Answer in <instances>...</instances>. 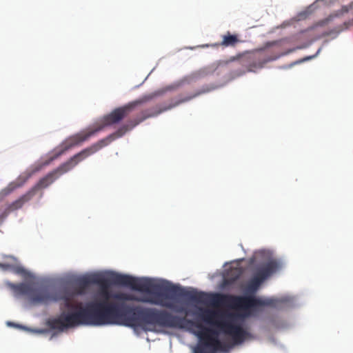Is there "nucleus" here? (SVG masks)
<instances>
[{
    "mask_svg": "<svg viewBox=\"0 0 353 353\" xmlns=\"http://www.w3.org/2000/svg\"><path fill=\"white\" fill-rule=\"evenodd\" d=\"M101 294L105 296V325L119 324L131 327L145 325L159 326L169 328H182L184 324L196 327L200 330L196 335L205 345L212 346L216 350H226L228 344L218 339V332L203 326L200 323L171 314L164 310L130 306L123 301H110L111 294L107 289H102Z\"/></svg>",
    "mask_w": 353,
    "mask_h": 353,
    "instance_id": "f257e3e1",
    "label": "nucleus"
},
{
    "mask_svg": "<svg viewBox=\"0 0 353 353\" xmlns=\"http://www.w3.org/2000/svg\"><path fill=\"white\" fill-rule=\"evenodd\" d=\"M151 281L161 287L159 291V294L148 293L150 296L143 299H137L125 294H117L114 295V298L123 301L134 300L149 303L171 309L178 313L185 312V314H187V312L183 307L178 306L170 301L183 298L192 302L203 303L207 300V297H209V302L212 306H228L240 309L245 312V315H250L252 311L256 310L259 307H276L277 303V300L274 299H261L254 296H235L218 293L208 295L202 292L187 290L176 285H163Z\"/></svg>",
    "mask_w": 353,
    "mask_h": 353,
    "instance_id": "f03ea898",
    "label": "nucleus"
},
{
    "mask_svg": "<svg viewBox=\"0 0 353 353\" xmlns=\"http://www.w3.org/2000/svg\"><path fill=\"white\" fill-rule=\"evenodd\" d=\"M100 297L83 306L82 303H74L69 294H64L63 301L65 307L74 310L71 312H63L58 319H53L50 325L54 329L63 330L79 325H105V296L101 293Z\"/></svg>",
    "mask_w": 353,
    "mask_h": 353,
    "instance_id": "7ed1b4c3",
    "label": "nucleus"
},
{
    "mask_svg": "<svg viewBox=\"0 0 353 353\" xmlns=\"http://www.w3.org/2000/svg\"><path fill=\"white\" fill-rule=\"evenodd\" d=\"M137 103V101L132 102L123 106L115 108L110 113L103 116L100 121L97 123L94 127L88 128L69 137L63 141L58 148L54 149L53 155L50 157L48 160L43 162L37 170L43 166L48 165L70 148L88 140L90 137L103 130L105 127L112 125L121 121L131 113Z\"/></svg>",
    "mask_w": 353,
    "mask_h": 353,
    "instance_id": "20e7f679",
    "label": "nucleus"
},
{
    "mask_svg": "<svg viewBox=\"0 0 353 353\" xmlns=\"http://www.w3.org/2000/svg\"><path fill=\"white\" fill-rule=\"evenodd\" d=\"M77 294H83L91 284H98L102 287L110 285L129 287L131 289L143 293L159 294L161 287L154 284L151 279L135 278L132 276L112 273L107 276L100 274L84 276L77 281Z\"/></svg>",
    "mask_w": 353,
    "mask_h": 353,
    "instance_id": "39448f33",
    "label": "nucleus"
},
{
    "mask_svg": "<svg viewBox=\"0 0 353 353\" xmlns=\"http://www.w3.org/2000/svg\"><path fill=\"white\" fill-rule=\"evenodd\" d=\"M108 145V139H101L92 144L90 147L81 150L79 153L72 157L68 161L60 165L57 169L49 172L44 177L41 178L38 183L32 187L29 191H33V196L37 190L46 188L52 184L61 175L68 172L74 168L79 162L82 161L89 156L94 154L102 148Z\"/></svg>",
    "mask_w": 353,
    "mask_h": 353,
    "instance_id": "423d86ee",
    "label": "nucleus"
},
{
    "mask_svg": "<svg viewBox=\"0 0 353 353\" xmlns=\"http://www.w3.org/2000/svg\"><path fill=\"white\" fill-rule=\"evenodd\" d=\"M201 318L207 323L216 325L224 334L230 335L234 344L242 343L249 333L245 331L240 325L233 323L230 321V318L232 316L229 314L227 318L225 314L219 310L201 309Z\"/></svg>",
    "mask_w": 353,
    "mask_h": 353,
    "instance_id": "0eeeda50",
    "label": "nucleus"
},
{
    "mask_svg": "<svg viewBox=\"0 0 353 353\" xmlns=\"http://www.w3.org/2000/svg\"><path fill=\"white\" fill-rule=\"evenodd\" d=\"M280 268L281 264L274 259L259 264L256 267L253 276L246 286V292L254 293L263 281L279 271Z\"/></svg>",
    "mask_w": 353,
    "mask_h": 353,
    "instance_id": "6e6552de",
    "label": "nucleus"
},
{
    "mask_svg": "<svg viewBox=\"0 0 353 353\" xmlns=\"http://www.w3.org/2000/svg\"><path fill=\"white\" fill-rule=\"evenodd\" d=\"M164 110H166V108H164ZM163 111V110H145L141 112V115L140 117H137L134 119L128 120L124 124L120 126L117 131H115L113 134H110L104 139H108L109 144L112 141L114 140L115 139L123 136L127 132L132 130L135 126L139 125L140 123H141L146 119L156 117L160 113H161Z\"/></svg>",
    "mask_w": 353,
    "mask_h": 353,
    "instance_id": "1a4fd4ad",
    "label": "nucleus"
},
{
    "mask_svg": "<svg viewBox=\"0 0 353 353\" xmlns=\"http://www.w3.org/2000/svg\"><path fill=\"white\" fill-rule=\"evenodd\" d=\"M64 294L50 292L47 290H39L32 294L31 299L34 303H48L51 301L63 300Z\"/></svg>",
    "mask_w": 353,
    "mask_h": 353,
    "instance_id": "9d476101",
    "label": "nucleus"
},
{
    "mask_svg": "<svg viewBox=\"0 0 353 353\" xmlns=\"http://www.w3.org/2000/svg\"><path fill=\"white\" fill-rule=\"evenodd\" d=\"M33 197V191H28L18 199L9 204L5 209L2 216H6L10 212L19 210Z\"/></svg>",
    "mask_w": 353,
    "mask_h": 353,
    "instance_id": "9b49d317",
    "label": "nucleus"
},
{
    "mask_svg": "<svg viewBox=\"0 0 353 353\" xmlns=\"http://www.w3.org/2000/svg\"><path fill=\"white\" fill-rule=\"evenodd\" d=\"M7 285L12 290L15 296L29 295L32 292V288L30 285L21 283L14 284L8 283Z\"/></svg>",
    "mask_w": 353,
    "mask_h": 353,
    "instance_id": "f8f14e48",
    "label": "nucleus"
},
{
    "mask_svg": "<svg viewBox=\"0 0 353 353\" xmlns=\"http://www.w3.org/2000/svg\"><path fill=\"white\" fill-rule=\"evenodd\" d=\"M16 188L17 185H15L14 183H10L3 191L5 192V194H8L12 192Z\"/></svg>",
    "mask_w": 353,
    "mask_h": 353,
    "instance_id": "ddd939ff",
    "label": "nucleus"
},
{
    "mask_svg": "<svg viewBox=\"0 0 353 353\" xmlns=\"http://www.w3.org/2000/svg\"><path fill=\"white\" fill-rule=\"evenodd\" d=\"M332 17H329L326 18L325 19H324L320 22V25L323 26V25L328 23L332 20Z\"/></svg>",
    "mask_w": 353,
    "mask_h": 353,
    "instance_id": "4468645a",
    "label": "nucleus"
},
{
    "mask_svg": "<svg viewBox=\"0 0 353 353\" xmlns=\"http://www.w3.org/2000/svg\"><path fill=\"white\" fill-rule=\"evenodd\" d=\"M15 272L17 274H26V270L23 268H21V267L17 268L16 269Z\"/></svg>",
    "mask_w": 353,
    "mask_h": 353,
    "instance_id": "2eb2a0df",
    "label": "nucleus"
},
{
    "mask_svg": "<svg viewBox=\"0 0 353 353\" xmlns=\"http://www.w3.org/2000/svg\"><path fill=\"white\" fill-rule=\"evenodd\" d=\"M192 98V97H187L185 99H180L177 103H176V104H174L173 106L180 103H183V102H185V101H188L189 100H190Z\"/></svg>",
    "mask_w": 353,
    "mask_h": 353,
    "instance_id": "dca6fc26",
    "label": "nucleus"
},
{
    "mask_svg": "<svg viewBox=\"0 0 353 353\" xmlns=\"http://www.w3.org/2000/svg\"><path fill=\"white\" fill-rule=\"evenodd\" d=\"M3 270H8L10 268V265L3 263V267H1Z\"/></svg>",
    "mask_w": 353,
    "mask_h": 353,
    "instance_id": "f3484780",
    "label": "nucleus"
},
{
    "mask_svg": "<svg viewBox=\"0 0 353 353\" xmlns=\"http://www.w3.org/2000/svg\"><path fill=\"white\" fill-rule=\"evenodd\" d=\"M241 274V272H239V271H238V273H237V274L236 275V276L234 278V280H235V279H238V278L240 276Z\"/></svg>",
    "mask_w": 353,
    "mask_h": 353,
    "instance_id": "a211bd4d",
    "label": "nucleus"
},
{
    "mask_svg": "<svg viewBox=\"0 0 353 353\" xmlns=\"http://www.w3.org/2000/svg\"><path fill=\"white\" fill-rule=\"evenodd\" d=\"M294 64H295V63H292L290 64L288 66L292 67V66L294 65Z\"/></svg>",
    "mask_w": 353,
    "mask_h": 353,
    "instance_id": "6ab92c4d",
    "label": "nucleus"
},
{
    "mask_svg": "<svg viewBox=\"0 0 353 353\" xmlns=\"http://www.w3.org/2000/svg\"><path fill=\"white\" fill-rule=\"evenodd\" d=\"M341 30H342L341 28H339V29L337 30L336 32L338 33V32H341Z\"/></svg>",
    "mask_w": 353,
    "mask_h": 353,
    "instance_id": "aec40b11",
    "label": "nucleus"
},
{
    "mask_svg": "<svg viewBox=\"0 0 353 353\" xmlns=\"http://www.w3.org/2000/svg\"><path fill=\"white\" fill-rule=\"evenodd\" d=\"M3 267V263H0V268Z\"/></svg>",
    "mask_w": 353,
    "mask_h": 353,
    "instance_id": "412c9836",
    "label": "nucleus"
}]
</instances>
